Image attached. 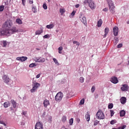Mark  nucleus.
Returning a JSON list of instances; mask_svg holds the SVG:
<instances>
[{
  "mask_svg": "<svg viewBox=\"0 0 129 129\" xmlns=\"http://www.w3.org/2000/svg\"><path fill=\"white\" fill-rule=\"evenodd\" d=\"M18 32H19V30L17 29V27L13 26L12 28L4 29L1 31L0 35H2V36H11V35H13L15 33H18Z\"/></svg>",
  "mask_w": 129,
  "mask_h": 129,
  "instance_id": "f257e3e1",
  "label": "nucleus"
},
{
  "mask_svg": "<svg viewBox=\"0 0 129 129\" xmlns=\"http://www.w3.org/2000/svg\"><path fill=\"white\" fill-rule=\"evenodd\" d=\"M87 4L91 10H94L96 8L94 2L92 0H85L84 1V4L87 5Z\"/></svg>",
  "mask_w": 129,
  "mask_h": 129,
  "instance_id": "f03ea898",
  "label": "nucleus"
},
{
  "mask_svg": "<svg viewBox=\"0 0 129 129\" xmlns=\"http://www.w3.org/2000/svg\"><path fill=\"white\" fill-rule=\"evenodd\" d=\"M96 117L98 119H104L105 118V116L102 110L99 109L96 114Z\"/></svg>",
  "mask_w": 129,
  "mask_h": 129,
  "instance_id": "7ed1b4c3",
  "label": "nucleus"
},
{
  "mask_svg": "<svg viewBox=\"0 0 129 129\" xmlns=\"http://www.w3.org/2000/svg\"><path fill=\"white\" fill-rule=\"evenodd\" d=\"M3 27L4 29H11L13 27V21L11 20H8L3 24Z\"/></svg>",
  "mask_w": 129,
  "mask_h": 129,
  "instance_id": "20e7f679",
  "label": "nucleus"
},
{
  "mask_svg": "<svg viewBox=\"0 0 129 129\" xmlns=\"http://www.w3.org/2000/svg\"><path fill=\"white\" fill-rule=\"evenodd\" d=\"M40 86H41V85L39 83L36 82H33L32 85V89L30 90L31 93L35 92V91H36V90H37V89H38Z\"/></svg>",
  "mask_w": 129,
  "mask_h": 129,
  "instance_id": "39448f33",
  "label": "nucleus"
},
{
  "mask_svg": "<svg viewBox=\"0 0 129 129\" xmlns=\"http://www.w3.org/2000/svg\"><path fill=\"white\" fill-rule=\"evenodd\" d=\"M107 2L109 5L110 12H111V13L112 14H114V13H115L114 4H113V3H112V1H111L110 0H107Z\"/></svg>",
  "mask_w": 129,
  "mask_h": 129,
  "instance_id": "423d86ee",
  "label": "nucleus"
},
{
  "mask_svg": "<svg viewBox=\"0 0 129 129\" xmlns=\"http://www.w3.org/2000/svg\"><path fill=\"white\" fill-rule=\"evenodd\" d=\"M62 98H63V93L61 92L57 93L55 96V100L57 102H60L62 100Z\"/></svg>",
  "mask_w": 129,
  "mask_h": 129,
  "instance_id": "0eeeda50",
  "label": "nucleus"
},
{
  "mask_svg": "<svg viewBox=\"0 0 129 129\" xmlns=\"http://www.w3.org/2000/svg\"><path fill=\"white\" fill-rule=\"evenodd\" d=\"M34 61L35 62H38V63H44V62H45V61H46V59L41 57H35L34 58Z\"/></svg>",
  "mask_w": 129,
  "mask_h": 129,
  "instance_id": "6e6552de",
  "label": "nucleus"
},
{
  "mask_svg": "<svg viewBox=\"0 0 129 129\" xmlns=\"http://www.w3.org/2000/svg\"><path fill=\"white\" fill-rule=\"evenodd\" d=\"M35 129H43V124L40 122H37L35 125Z\"/></svg>",
  "mask_w": 129,
  "mask_h": 129,
  "instance_id": "1a4fd4ad",
  "label": "nucleus"
},
{
  "mask_svg": "<svg viewBox=\"0 0 129 129\" xmlns=\"http://www.w3.org/2000/svg\"><path fill=\"white\" fill-rule=\"evenodd\" d=\"M113 33L114 36L115 37L118 35V27H117V26H115L113 28Z\"/></svg>",
  "mask_w": 129,
  "mask_h": 129,
  "instance_id": "9d476101",
  "label": "nucleus"
},
{
  "mask_svg": "<svg viewBox=\"0 0 129 129\" xmlns=\"http://www.w3.org/2000/svg\"><path fill=\"white\" fill-rule=\"evenodd\" d=\"M28 59V57L26 56H21V57H18L16 58V60L17 61H21V62H24Z\"/></svg>",
  "mask_w": 129,
  "mask_h": 129,
  "instance_id": "9b49d317",
  "label": "nucleus"
},
{
  "mask_svg": "<svg viewBox=\"0 0 129 129\" xmlns=\"http://www.w3.org/2000/svg\"><path fill=\"white\" fill-rule=\"evenodd\" d=\"M3 79L5 83L8 84L10 82V78L8 77V76L7 75H4L3 76Z\"/></svg>",
  "mask_w": 129,
  "mask_h": 129,
  "instance_id": "f8f14e48",
  "label": "nucleus"
},
{
  "mask_svg": "<svg viewBox=\"0 0 129 129\" xmlns=\"http://www.w3.org/2000/svg\"><path fill=\"white\" fill-rule=\"evenodd\" d=\"M110 81L111 82H112V83H113L114 84H116L117 83H118V80L115 77H112L110 79Z\"/></svg>",
  "mask_w": 129,
  "mask_h": 129,
  "instance_id": "ddd939ff",
  "label": "nucleus"
},
{
  "mask_svg": "<svg viewBox=\"0 0 129 129\" xmlns=\"http://www.w3.org/2000/svg\"><path fill=\"white\" fill-rule=\"evenodd\" d=\"M121 90L122 91H127L128 90V86L126 84L122 85Z\"/></svg>",
  "mask_w": 129,
  "mask_h": 129,
  "instance_id": "4468645a",
  "label": "nucleus"
},
{
  "mask_svg": "<svg viewBox=\"0 0 129 129\" xmlns=\"http://www.w3.org/2000/svg\"><path fill=\"white\" fill-rule=\"evenodd\" d=\"M43 105L44 107H47L48 105H50V102L47 99H45L43 102Z\"/></svg>",
  "mask_w": 129,
  "mask_h": 129,
  "instance_id": "2eb2a0df",
  "label": "nucleus"
},
{
  "mask_svg": "<svg viewBox=\"0 0 129 129\" xmlns=\"http://www.w3.org/2000/svg\"><path fill=\"white\" fill-rule=\"evenodd\" d=\"M120 102L122 103V104H124L125 102H126V98L124 97H122L120 99Z\"/></svg>",
  "mask_w": 129,
  "mask_h": 129,
  "instance_id": "dca6fc26",
  "label": "nucleus"
},
{
  "mask_svg": "<svg viewBox=\"0 0 129 129\" xmlns=\"http://www.w3.org/2000/svg\"><path fill=\"white\" fill-rule=\"evenodd\" d=\"M80 21L82 22V23H83V24L86 25V17H83V18L80 19Z\"/></svg>",
  "mask_w": 129,
  "mask_h": 129,
  "instance_id": "f3484780",
  "label": "nucleus"
},
{
  "mask_svg": "<svg viewBox=\"0 0 129 129\" xmlns=\"http://www.w3.org/2000/svg\"><path fill=\"white\" fill-rule=\"evenodd\" d=\"M10 105H11V103H10V102H9V101L5 102L4 103V106L6 108H7V107H9V106H10Z\"/></svg>",
  "mask_w": 129,
  "mask_h": 129,
  "instance_id": "a211bd4d",
  "label": "nucleus"
},
{
  "mask_svg": "<svg viewBox=\"0 0 129 129\" xmlns=\"http://www.w3.org/2000/svg\"><path fill=\"white\" fill-rule=\"evenodd\" d=\"M104 32H105V34L104 35V38H105V37H106V36L108 34V32H109V29H108V28H105Z\"/></svg>",
  "mask_w": 129,
  "mask_h": 129,
  "instance_id": "6ab92c4d",
  "label": "nucleus"
},
{
  "mask_svg": "<svg viewBox=\"0 0 129 129\" xmlns=\"http://www.w3.org/2000/svg\"><path fill=\"white\" fill-rule=\"evenodd\" d=\"M11 102L13 105L14 108H16V107H17V102H16L13 99L11 100Z\"/></svg>",
  "mask_w": 129,
  "mask_h": 129,
  "instance_id": "aec40b11",
  "label": "nucleus"
},
{
  "mask_svg": "<svg viewBox=\"0 0 129 129\" xmlns=\"http://www.w3.org/2000/svg\"><path fill=\"white\" fill-rule=\"evenodd\" d=\"M101 25H102V20L100 19L97 23V27L98 28H100V27H101Z\"/></svg>",
  "mask_w": 129,
  "mask_h": 129,
  "instance_id": "412c9836",
  "label": "nucleus"
},
{
  "mask_svg": "<svg viewBox=\"0 0 129 129\" xmlns=\"http://www.w3.org/2000/svg\"><path fill=\"white\" fill-rule=\"evenodd\" d=\"M85 118L87 121H89L90 120V115L87 113L85 115Z\"/></svg>",
  "mask_w": 129,
  "mask_h": 129,
  "instance_id": "4be33fe9",
  "label": "nucleus"
},
{
  "mask_svg": "<svg viewBox=\"0 0 129 129\" xmlns=\"http://www.w3.org/2000/svg\"><path fill=\"white\" fill-rule=\"evenodd\" d=\"M16 22L18 25H22L23 24V21L20 18L17 19Z\"/></svg>",
  "mask_w": 129,
  "mask_h": 129,
  "instance_id": "5701e85b",
  "label": "nucleus"
},
{
  "mask_svg": "<svg viewBox=\"0 0 129 129\" xmlns=\"http://www.w3.org/2000/svg\"><path fill=\"white\" fill-rule=\"evenodd\" d=\"M125 115V111L124 110H121L120 111V116L122 117V116H124Z\"/></svg>",
  "mask_w": 129,
  "mask_h": 129,
  "instance_id": "b1692460",
  "label": "nucleus"
},
{
  "mask_svg": "<svg viewBox=\"0 0 129 129\" xmlns=\"http://www.w3.org/2000/svg\"><path fill=\"white\" fill-rule=\"evenodd\" d=\"M54 25L53 24H49L46 26V28L47 29H53V28H54Z\"/></svg>",
  "mask_w": 129,
  "mask_h": 129,
  "instance_id": "393cba45",
  "label": "nucleus"
},
{
  "mask_svg": "<svg viewBox=\"0 0 129 129\" xmlns=\"http://www.w3.org/2000/svg\"><path fill=\"white\" fill-rule=\"evenodd\" d=\"M66 120H67V117H66V116H63L61 117V121L62 122L65 123L66 122Z\"/></svg>",
  "mask_w": 129,
  "mask_h": 129,
  "instance_id": "a878e982",
  "label": "nucleus"
},
{
  "mask_svg": "<svg viewBox=\"0 0 129 129\" xmlns=\"http://www.w3.org/2000/svg\"><path fill=\"white\" fill-rule=\"evenodd\" d=\"M3 47L6 48L7 47V45H8V42H7V40H4L3 41Z\"/></svg>",
  "mask_w": 129,
  "mask_h": 129,
  "instance_id": "bb28decb",
  "label": "nucleus"
},
{
  "mask_svg": "<svg viewBox=\"0 0 129 129\" xmlns=\"http://www.w3.org/2000/svg\"><path fill=\"white\" fill-rule=\"evenodd\" d=\"M62 50H63V47L60 46L59 47H58V50L59 54H62Z\"/></svg>",
  "mask_w": 129,
  "mask_h": 129,
  "instance_id": "cd10ccee",
  "label": "nucleus"
},
{
  "mask_svg": "<svg viewBox=\"0 0 129 129\" xmlns=\"http://www.w3.org/2000/svg\"><path fill=\"white\" fill-rule=\"evenodd\" d=\"M43 33V31L41 30H37L35 32V35H41Z\"/></svg>",
  "mask_w": 129,
  "mask_h": 129,
  "instance_id": "c85d7f7f",
  "label": "nucleus"
},
{
  "mask_svg": "<svg viewBox=\"0 0 129 129\" xmlns=\"http://www.w3.org/2000/svg\"><path fill=\"white\" fill-rule=\"evenodd\" d=\"M79 81L81 82V83H83L84 82V78L83 77H81L79 79Z\"/></svg>",
  "mask_w": 129,
  "mask_h": 129,
  "instance_id": "c756f323",
  "label": "nucleus"
},
{
  "mask_svg": "<svg viewBox=\"0 0 129 129\" xmlns=\"http://www.w3.org/2000/svg\"><path fill=\"white\" fill-rule=\"evenodd\" d=\"M32 10V12H33V13H37V8H36V7L33 6Z\"/></svg>",
  "mask_w": 129,
  "mask_h": 129,
  "instance_id": "7c9ffc66",
  "label": "nucleus"
},
{
  "mask_svg": "<svg viewBox=\"0 0 129 129\" xmlns=\"http://www.w3.org/2000/svg\"><path fill=\"white\" fill-rule=\"evenodd\" d=\"M113 107V104L112 103H110L108 105V108H109V109H111V108H112Z\"/></svg>",
  "mask_w": 129,
  "mask_h": 129,
  "instance_id": "2f4dec72",
  "label": "nucleus"
},
{
  "mask_svg": "<svg viewBox=\"0 0 129 129\" xmlns=\"http://www.w3.org/2000/svg\"><path fill=\"white\" fill-rule=\"evenodd\" d=\"M53 61L54 62L55 64H56V65H59V62H58V60H57V59L53 58Z\"/></svg>",
  "mask_w": 129,
  "mask_h": 129,
  "instance_id": "473e14b6",
  "label": "nucleus"
},
{
  "mask_svg": "<svg viewBox=\"0 0 129 129\" xmlns=\"http://www.w3.org/2000/svg\"><path fill=\"white\" fill-rule=\"evenodd\" d=\"M69 123H70V125H72V124H73V118H71L69 120Z\"/></svg>",
  "mask_w": 129,
  "mask_h": 129,
  "instance_id": "72a5a7b5",
  "label": "nucleus"
},
{
  "mask_svg": "<svg viewBox=\"0 0 129 129\" xmlns=\"http://www.w3.org/2000/svg\"><path fill=\"white\" fill-rule=\"evenodd\" d=\"M65 12V9H59V13L61 14V15H63V13Z\"/></svg>",
  "mask_w": 129,
  "mask_h": 129,
  "instance_id": "f704fd0d",
  "label": "nucleus"
},
{
  "mask_svg": "<svg viewBox=\"0 0 129 129\" xmlns=\"http://www.w3.org/2000/svg\"><path fill=\"white\" fill-rule=\"evenodd\" d=\"M99 122V121H98L97 120H96L94 121V126H96V125H97V124H98V123Z\"/></svg>",
  "mask_w": 129,
  "mask_h": 129,
  "instance_id": "c9c22d12",
  "label": "nucleus"
},
{
  "mask_svg": "<svg viewBox=\"0 0 129 129\" xmlns=\"http://www.w3.org/2000/svg\"><path fill=\"white\" fill-rule=\"evenodd\" d=\"M126 127V125H123V126L118 127L117 129H124Z\"/></svg>",
  "mask_w": 129,
  "mask_h": 129,
  "instance_id": "e433bc0d",
  "label": "nucleus"
},
{
  "mask_svg": "<svg viewBox=\"0 0 129 129\" xmlns=\"http://www.w3.org/2000/svg\"><path fill=\"white\" fill-rule=\"evenodd\" d=\"M5 10V6H0V12H3Z\"/></svg>",
  "mask_w": 129,
  "mask_h": 129,
  "instance_id": "4c0bfd02",
  "label": "nucleus"
},
{
  "mask_svg": "<svg viewBox=\"0 0 129 129\" xmlns=\"http://www.w3.org/2000/svg\"><path fill=\"white\" fill-rule=\"evenodd\" d=\"M35 66H36V64H35V63H31L30 64H29V67L30 68H33V67H35Z\"/></svg>",
  "mask_w": 129,
  "mask_h": 129,
  "instance_id": "58836bf2",
  "label": "nucleus"
},
{
  "mask_svg": "<svg viewBox=\"0 0 129 129\" xmlns=\"http://www.w3.org/2000/svg\"><path fill=\"white\" fill-rule=\"evenodd\" d=\"M80 105H82L83 104H84V99H82L80 102Z\"/></svg>",
  "mask_w": 129,
  "mask_h": 129,
  "instance_id": "ea45409f",
  "label": "nucleus"
},
{
  "mask_svg": "<svg viewBox=\"0 0 129 129\" xmlns=\"http://www.w3.org/2000/svg\"><path fill=\"white\" fill-rule=\"evenodd\" d=\"M94 91H95V86H93L91 88V92H92V93H93V92H94Z\"/></svg>",
  "mask_w": 129,
  "mask_h": 129,
  "instance_id": "a19ab883",
  "label": "nucleus"
},
{
  "mask_svg": "<svg viewBox=\"0 0 129 129\" xmlns=\"http://www.w3.org/2000/svg\"><path fill=\"white\" fill-rule=\"evenodd\" d=\"M43 8L44 10H47V9H48V8L47 7V4H44L43 5Z\"/></svg>",
  "mask_w": 129,
  "mask_h": 129,
  "instance_id": "79ce46f5",
  "label": "nucleus"
},
{
  "mask_svg": "<svg viewBox=\"0 0 129 129\" xmlns=\"http://www.w3.org/2000/svg\"><path fill=\"white\" fill-rule=\"evenodd\" d=\"M110 114L111 116H113V114H114V111L113 110H110Z\"/></svg>",
  "mask_w": 129,
  "mask_h": 129,
  "instance_id": "37998d69",
  "label": "nucleus"
},
{
  "mask_svg": "<svg viewBox=\"0 0 129 129\" xmlns=\"http://www.w3.org/2000/svg\"><path fill=\"white\" fill-rule=\"evenodd\" d=\"M114 39L116 43H118V38H117V37H115Z\"/></svg>",
  "mask_w": 129,
  "mask_h": 129,
  "instance_id": "c03bdc74",
  "label": "nucleus"
},
{
  "mask_svg": "<svg viewBox=\"0 0 129 129\" xmlns=\"http://www.w3.org/2000/svg\"><path fill=\"white\" fill-rule=\"evenodd\" d=\"M44 39H48L49 38V35L46 34L43 36Z\"/></svg>",
  "mask_w": 129,
  "mask_h": 129,
  "instance_id": "a18cd8bd",
  "label": "nucleus"
},
{
  "mask_svg": "<svg viewBox=\"0 0 129 129\" xmlns=\"http://www.w3.org/2000/svg\"><path fill=\"white\" fill-rule=\"evenodd\" d=\"M122 47V44L120 43L117 45V48H121Z\"/></svg>",
  "mask_w": 129,
  "mask_h": 129,
  "instance_id": "49530a36",
  "label": "nucleus"
},
{
  "mask_svg": "<svg viewBox=\"0 0 129 129\" xmlns=\"http://www.w3.org/2000/svg\"><path fill=\"white\" fill-rule=\"evenodd\" d=\"M29 4L30 5H33V4H34V1L33 0H29Z\"/></svg>",
  "mask_w": 129,
  "mask_h": 129,
  "instance_id": "de8ad7c7",
  "label": "nucleus"
},
{
  "mask_svg": "<svg viewBox=\"0 0 129 129\" xmlns=\"http://www.w3.org/2000/svg\"><path fill=\"white\" fill-rule=\"evenodd\" d=\"M22 4L23 5V6H25V3H26V1L25 0H22Z\"/></svg>",
  "mask_w": 129,
  "mask_h": 129,
  "instance_id": "09e8293b",
  "label": "nucleus"
},
{
  "mask_svg": "<svg viewBox=\"0 0 129 129\" xmlns=\"http://www.w3.org/2000/svg\"><path fill=\"white\" fill-rule=\"evenodd\" d=\"M40 76H41V74H39L36 76V78H40Z\"/></svg>",
  "mask_w": 129,
  "mask_h": 129,
  "instance_id": "8fccbe9b",
  "label": "nucleus"
},
{
  "mask_svg": "<svg viewBox=\"0 0 129 129\" xmlns=\"http://www.w3.org/2000/svg\"><path fill=\"white\" fill-rule=\"evenodd\" d=\"M111 124H114V120H112L110 121Z\"/></svg>",
  "mask_w": 129,
  "mask_h": 129,
  "instance_id": "3c124183",
  "label": "nucleus"
},
{
  "mask_svg": "<svg viewBox=\"0 0 129 129\" xmlns=\"http://www.w3.org/2000/svg\"><path fill=\"white\" fill-rule=\"evenodd\" d=\"M72 16H75V12L73 11L72 13H71Z\"/></svg>",
  "mask_w": 129,
  "mask_h": 129,
  "instance_id": "603ef678",
  "label": "nucleus"
},
{
  "mask_svg": "<svg viewBox=\"0 0 129 129\" xmlns=\"http://www.w3.org/2000/svg\"><path fill=\"white\" fill-rule=\"evenodd\" d=\"M104 12H107L108 11V9L107 8H105L103 9Z\"/></svg>",
  "mask_w": 129,
  "mask_h": 129,
  "instance_id": "864d4df0",
  "label": "nucleus"
},
{
  "mask_svg": "<svg viewBox=\"0 0 129 129\" xmlns=\"http://www.w3.org/2000/svg\"><path fill=\"white\" fill-rule=\"evenodd\" d=\"M23 115H26V114H27V112L23 111Z\"/></svg>",
  "mask_w": 129,
  "mask_h": 129,
  "instance_id": "5fc2aeb1",
  "label": "nucleus"
},
{
  "mask_svg": "<svg viewBox=\"0 0 129 129\" xmlns=\"http://www.w3.org/2000/svg\"><path fill=\"white\" fill-rule=\"evenodd\" d=\"M80 5L79 4H77L75 6L76 8H78L79 7H80Z\"/></svg>",
  "mask_w": 129,
  "mask_h": 129,
  "instance_id": "6e6d98bb",
  "label": "nucleus"
},
{
  "mask_svg": "<svg viewBox=\"0 0 129 129\" xmlns=\"http://www.w3.org/2000/svg\"><path fill=\"white\" fill-rule=\"evenodd\" d=\"M79 45H80V43H79V42H78V41L76 43V45L77 46H79Z\"/></svg>",
  "mask_w": 129,
  "mask_h": 129,
  "instance_id": "4d7b16f0",
  "label": "nucleus"
},
{
  "mask_svg": "<svg viewBox=\"0 0 129 129\" xmlns=\"http://www.w3.org/2000/svg\"><path fill=\"white\" fill-rule=\"evenodd\" d=\"M77 42L78 41H73V44H77Z\"/></svg>",
  "mask_w": 129,
  "mask_h": 129,
  "instance_id": "13d9d810",
  "label": "nucleus"
},
{
  "mask_svg": "<svg viewBox=\"0 0 129 129\" xmlns=\"http://www.w3.org/2000/svg\"><path fill=\"white\" fill-rule=\"evenodd\" d=\"M95 98H98V95L97 94L95 96Z\"/></svg>",
  "mask_w": 129,
  "mask_h": 129,
  "instance_id": "bf43d9fd",
  "label": "nucleus"
},
{
  "mask_svg": "<svg viewBox=\"0 0 129 129\" xmlns=\"http://www.w3.org/2000/svg\"><path fill=\"white\" fill-rule=\"evenodd\" d=\"M36 50H37V51H40V48H36Z\"/></svg>",
  "mask_w": 129,
  "mask_h": 129,
  "instance_id": "052dcab7",
  "label": "nucleus"
},
{
  "mask_svg": "<svg viewBox=\"0 0 129 129\" xmlns=\"http://www.w3.org/2000/svg\"><path fill=\"white\" fill-rule=\"evenodd\" d=\"M3 124L5 125V126H6V125H7V124H6V123H4Z\"/></svg>",
  "mask_w": 129,
  "mask_h": 129,
  "instance_id": "680f3d73",
  "label": "nucleus"
},
{
  "mask_svg": "<svg viewBox=\"0 0 129 129\" xmlns=\"http://www.w3.org/2000/svg\"><path fill=\"white\" fill-rule=\"evenodd\" d=\"M47 1H48V3H50V0H47Z\"/></svg>",
  "mask_w": 129,
  "mask_h": 129,
  "instance_id": "e2e57ef3",
  "label": "nucleus"
},
{
  "mask_svg": "<svg viewBox=\"0 0 129 129\" xmlns=\"http://www.w3.org/2000/svg\"><path fill=\"white\" fill-rule=\"evenodd\" d=\"M62 127L64 128V127H65V126H64V125H63V126H62Z\"/></svg>",
  "mask_w": 129,
  "mask_h": 129,
  "instance_id": "0e129e2a",
  "label": "nucleus"
},
{
  "mask_svg": "<svg viewBox=\"0 0 129 129\" xmlns=\"http://www.w3.org/2000/svg\"><path fill=\"white\" fill-rule=\"evenodd\" d=\"M0 129H3V128H2L0 127Z\"/></svg>",
  "mask_w": 129,
  "mask_h": 129,
  "instance_id": "69168bd1",
  "label": "nucleus"
},
{
  "mask_svg": "<svg viewBox=\"0 0 129 129\" xmlns=\"http://www.w3.org/2000/svg\"><path fill=\"white\" fill-rule=\"evenodd\" d=\"M65 129H67V128H65Z\"/></svg>",
  "mask_w": 129,
  "mask_h": 129,
  "instance_id": "338daca9",
  "label": "nucleus"
}]
</instances>
